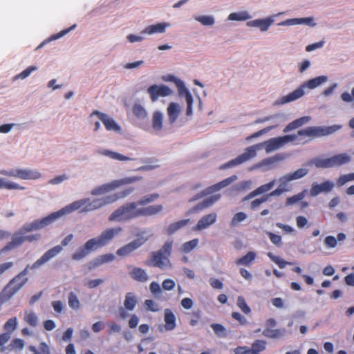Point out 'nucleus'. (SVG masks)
<instances>
[{"label": "nucleus", "instance_id": "f257e3e1", "mask_svg": "<svg viewBox=\"0 0 354 354\" xmlns=\"http://www.w3.org/2000/svg\"><path fill=\"white\" fill-rule=\"evenodd\" d=\"M294 138V136L286 135L283 136L270 138L263 143L250 146L245 149L243 153L238 156L236 158L221 165L219 168L220 169H225L250 160L257 156V151L260 149L262 146L265 147V150L268 153L276 151L286 145L288 142H290V140H293Z\"/></svg>", "mask_w": 354, "mask_h": 354}, {"label": "nucleus", "instance_id": "f03ea898", "mask_svg": "<svg viewBox=\"0 0 354 354\" xmlns=\"http://www.w3.org/2000/svg\"><path fill=\"white\" fill-rule=\"evenodd\" d=\"M162 209L163 206L161 204L139 207L135 201L129 202L120 206L113 211L110 214L109 221L124 222L140 216H152L158 214L162 211Z\"/></svg>", "mask_w": 354, "mask_h": 354}, {"label": "nucleus", "instance_id": "7ed1b4c3", "mask_svg": "<svg viewBox=\"0 0 354 354\" xmlns=\"http://www.w3.org/2000/svg\"><path fill=\"white\" fill-rule=\"evenodd\" d=\"M122 231L121 227H110L104 230L100 236L88 240L72 254V259L79 261L93 251L108 245L115 236Z\"/></svg>", "mask_w": 354, "mask_h": 354}, {"label": "nucleus", "instance_id": "20e7f679", "mask_svg": "<svg viewBox=\"0 0 354 354\" xmlns=\"http://www.w3.org/2000/svg\"><path fill=\"white\" fill-rule=\"evenodd\" d=\"M80 209V212H88L95 210L93 207V203L89 198H83L74 201L73 203L66 205L61 209L53 212L46 217L42 218L41 221H37L32 224V229L44 228L64 214H70L75 210Z\"/></svg>", "mask_w": 354, "mask_h": 354}, {"label": "nucleus", "instance_id": "39448f33", "mask_svg": "<svg viewBox=\"0 0 354 354\" xmlns=\"http://www.w3.org/2000/svg\"><path fill=\"white\" fill-rule=\"evenodd\" d=\"M351 157L346 153H339L327 158H314L309 162V165H313L317 168L339 167L348 163Z\"/></svg>", "mask_w": 354, "mask_h": 354}, {"label": "nucleus", "instance_id": "423d86ee", "mask_svg": "<svg viewBox=\"0 0 354 354\" xmlns=\"http://www.w3.org/2000/svg\"><path fill=\"white\" fill-rule=\"evenodd\" d=\"M172 246L173 241H167L159 250L151 252L150 261L152 266L160 269L171 267L169 257L171 254Z\"/></svg>", "mask_w": 354, "mask_h": 354}, {"label": "nucleus", "instance_id": "0eeeda50", "mask_svg": "<svg viewBox=\"0 0 354 354\" xmlns=\"http://www.w3.org/2000/svg\"><path fill=\"white\" fill-rule=\"evenodd\" d=\"M62 250V247L61 245H56L50 248L46 251L39 259H37L32 266H30L28 265L21 272L17 274V278L26 279V281H28V279L26 277V275L28 273L29 268L36 269L40 267L50 259L57 256L59 253L61 252Z\"/></svg>", "mask_w": 354, "mask_h": 354}, {"label": "nucleus", "instance_id": "6e6552de", "mask_svg": "<svg viewBox=\"0 0 354 354\" xmlns=\"http://www.w3.org/2000/svg\"><path fill=\"white\" fill-rule=\"evenodd\" d=\"M142 176H129L124 177L121 179L113 180L109 183L104 184L100 187L93 189L91 191L92 195H100L108 192L114 190L115 189L124 185L132 184L142 180Z\"/></svg>", "mask_w": 354, "mask_h": 354}, {"label": "nucleus", "instance_id": "1a4fd4ad", "mask_svg": "<svg viewBox=\"0 0 354 354\" xmlns=\"http://www.w3.org/2000/svg\"><path fill=\"white\" fill-rule=\"evenodd\" d=\"M342 127L341 125L335 124L328 127H308L304 129L299 130V135L307 136L308 141L330 135Z\"/></svg>", "mask_w": 354, "mask_h": 354}, {"label": "nucleus", "instance_id": "9d476101", "mask_svg": "<svg viewBox=\"0 0 354 354\" xmlns=\"http://www.w3.org/2000/svg\"><path fill=\"white\" fill-rule=\"evenodd\" d=\"M41 219L42 218L37 219V220L33 221L32 223H26V224L24 225L19 232L14 234L12 241L8 242L3 248H2L0 250V254L6 252L7 251L11 250L14 249L15 248H17V247L21 245V244H23L25 242L24 241V234H26L27 232H32L33 230H41V228H38V229L34 228V229L29 230V228L32 227L31 226L32 224H33L34 223H35L37 221H41Z\"/></svg>", "mask_w": 354, "mask_h": 354}, {"label": "nucleus", "instance_id": "9b49d317", "mask_svg": "<svg viewBox=\"0 0 354 354\" xmlns=\"http://www.w3.org/2000/svg\"><path fill=\"white\" fill-rule=\"evenodd\" d=\"M26 283V279L13 277L0 292V305L8 301Z\"/></svg>", "mask_w": 354, "mask_h": 354}, {"label": "nucleus", "instance_id": "f8f14e48", "mask_svg": "<svg viewBox=\"0 0 354 354\" xmlns=\"http://www.w3.org/2000/svg\"><path fill=\"white\" fill-rule=\"evenodd\" d=\"M133 190L134 188L129 187L117 194H113L104 197L93 199V201H91L93 203V208H95V209H97L106 205L113 203L120 198H122L127 196L131 193H132Z\"/></svg>", "mask_w": 354, "mask_h": 354}, {"label": "nucleus", "instance_id": "ddd939ff", "mask_svg": "<svg viewBox=\"0 0 354 354\" xmlns=\"http://www.w3.org/2000/svg\"><path fill=\"white\" fill-rule=\"evenodd\" d=\"M1 174L10 177L18 178L22 180H36L41 177V174L37 170L17 169L10 171H3Z\"/></svg>", "mask_w": 354, "mask_h": 354}, {"label": "nucleus", "instance_id": "4468645a", "mask_svg": "<svg viewBox=\"0 0 354 354\" xmlns=\"http://www.w3.org/2000/svg\"><path fill=\"white\" fill-rule=\"evenodd\" d=\"M266 328L263 330L262 335L268 338L277 339L282 337L286 332L285 329H273L277 326V322L274 318H269L265 323Z\"/></svg>", "mask_w": 354, "mask_h": 354}, {"label": "nucleus", "instance_id": "2eb2a0df", "mask_svg": "<svg viewBox=\"0 0 354 354\" xmlns=\"http://www.w3.org/2000/svg\"><path fill=\"white\" fill-rule=\"evenodd\" d=\"M151 100L154 102L158 100L160 97H167L172 93L171 89L164 84H153L147 88Z\"/></svg>", "mask_w": 354, "mask_h": 354}, {"label": "nucleus", "instance_id": "dca6fc26", "mask_svg": "<svg viewBox=\"0 0 354 354\" xmlns=\"http://www.w3.org/2000/svg\"><path fill=\"white\" fill-rule=\"evenodd\" d=\"M145 240L143 239H137L130 242L128 244L124 245V246L120 248L116 254L120 257H125L131 254L132 252L138 249L142 245L144 244Z\"/></svg>", "mask_w": 354, "mask_h": 354}, {"label": "nucleus", "instance_id": "f3484780", "mask_svg": "<svg viewBox=\"0 0 354 354\" xmlns=\"http://www.w3.org/2000/svg\"><path fill=\"white\" fill-rule=\"evenodd\" d=\"M93 115L98 117L108 131L113 130L116 131L120 130V127L117 124L115 120L109 117L106 114L100 112L99 111H94L91 114V116H93Z\"/></svg>", "mask_w": 354, "mask_h": 354}, {"label": "nucleus", "instance_id": "a211bd4d", "mask_svg": "<svg viewBox=\"0 0 354 354\" xmlns=\"http://www.w3.org/2000/svg\"><path fill=\"white\" fill-rule=\"evenodd\" d=\"M334 187V183L331 181L326 180L320 184L313 183L310 191V196H316L322 192H329Z\"/></svg>", "mask_w": 354, "mask_h": 354}, {"label": "nucleus", "instance_id": "6ab92c4d", "mask_svg": "<svg viewBox=\"0 0 354 354\" xmlns=\"http://www.w3.org/2000/svg\"><path fill=\"white\" fill-rule=\"evenodd\" d=\"M216 214L211 213L203 216L198 222L196 225L194 227L195 231H200L207 228L211 225L214 224L216 221Z\"/></svg>", "mask_w": 354, "mask_h": 354}, {"label": "nucleus", "instance_id": "aec40b11", "mask_svg": "<svg viewBox=\"0 0 354 354\" xmlns=\"http://www.w3.org/2000/svg\"><path fill=\"white\" fill-rule=\"evenodd\" d=\"M275 180H273L268 183L264 184L263 185H261L260 187H257L254 190L250 192L248 196L245 198V199H250L258 195L264 194L266 192H269L274 185Z\"/></svg>", "mask_w": 354, "mask_h": 354}, {"label": "nucleus", "instance_id": "412c9836", "mask_svg": "<svg viewBox=\"0 0 354 354\" xmlns=\"http://www.w3.org/2000/svg\"><path fill=\"white\" fill-rule=\"evenodd\" d=\"M114 259L115 256L111 253L100 255L89 263V269H93L104 263L111 262Z\"/></svg>", "mask_w": 354, "mask_h": 354}, {"label": "nucleus", "instance_id": "4be33fe9", "mask_svg": "<svg viewBox=\"0 0 354 354\" xmlns=\"http://www.w3.org/2000/svg\"><path fill=\"white\" fill-rule=\"evenodd\" d=\"M130 277L135 281L145 283L148 281L149 277L146 271L140 268L135 267L129 272Z\"/></svg>", "mask_w": 354, "mask_h": 354}, {"label": "nucleus", "instance_id": "5701e85b", "mask_svg": "<svg viewBox=\"0 0 354 354\" xmlns=\"http://www.w3.org/2000/svg\"><path fill=\"white\" fill-rule=\"evenodd\" d=\"M221 198L220 194H215L204 199L201 203H198L194 207L196 212L201 211L205 208L211 207L214 203H216Z\"/></svg>", "mask_w": 354, "mask_h": 354}, {"label": "nucleus", "instance_id": "b1692460", "mask_svg": "<svg viewBox=\"0 0 354 354\" xmlns=\"http://www.w3.org/2000/svg\"><path fill=\"white\" fill-rule=\"evenodd\" d=\"M165 328L167 330H174L176 326V318L175 315L172 313V311L170 309H165Z\"/></svg>", "mask_w": 354, "mask_h": 354}, {"label": "nucleus", "instance_id": "393cba45", "mask_svg": "<svg viewBox=\"0 0 354 354\" xmlns=\"http://www.w3.org/2000/svg\"><path fill=\"white\" fill-rule=\"evenodd\" d=\"M257 258L256 252L253 251L248 252L245 255L235 261L237 266H250Z\"/></svg>", "mask_w": 354, "mask_h": 354}, {"label": "nucleus", "instance_id": "a878e982", "mask_svg": "<svg viewBox=\"0 0 354 354\" xmlns=\"http://www.w3.org/2000/svg\"><path fill=\"white\" fill-rule=\"evenodd\" d=\"M313 18L305 17V18H293L288 19L279 24V26H293L297 24H305L307 25H312Z\"/></svg>", "mask_w": 354, "mask_h": 354}, {"label": "nucleus", "instance_id": "bb28decb", "mask_svg": "<svg viewBox=\"0 0 354 354\" xmlns=\"http://www.w3.org/2000/svg\"><path fill=\"white\" fill-rule=\"evenodd\" d=\"M167 24L165 23H158L157 24L150 25L146 27L142 32V34L151 35L153 33H162L165 31Z\"/></svg>", "mask_w": 354, "mask_h": 354}, {"label": "nucleus", "instance_id": "cd10ccee", "mask_svg": "<svg viewBox=\"0 0 354 354\" xmlns=\"http://www.w3.org/2000/svg\"><path fill=\"white\" fill-rule=\"evenodd\" d=\"M304 86H303V85H302L301 86L295 89V91L290 93L289 94L283 96L282 98V102L287 103V102H290L292 101H295V100L301 97L304 95Z\"/></svg>", "mask_w": 354, "mask_h": 354}, {"label": "nucleus", "instance_id": "c85d7f7f", "mask_svg": "<svg viewBox=\"0 0 354 354\" xmlns=\"http://www.w3.org/2000/svg\"><path fill=\"white\" fill-rule=\"evenodd\" d=\"M180 106L177 103L171 102L167 107V114L171 123H174L180 113Z\"/></svg>", "mask_w": 354, "mask_h": 354}, {"label": "nucleus", "instance_id": "c756f323", "mask_svg": "<svg viewBox=\"0 0 354 354\" xmlns=\"http://www.w3.org/2000/svg\"><path fill=\"white\" fill-rule=\"evenodd\" d=\"M138 303L136 297L133 292H128L125 295L124 301V307L129 311H133Z\"/></svg>", "mask_w": 354, "mask_h": 354}, {"label": "nucleus", "instance_id": "7c9ffc66", "mask_svg": "<svg viewBox=\"0 0 354 354\" xmlns=\"http://www.w3.org/2000/svg\"><path fill=\"white\" fill-rule=\"evenodd\" d=\"M17 328V319L16 317H13L7 320L3 326V329L6 331L3 334H7L9 337V339L11 337V334Z\"/></svg>", "mask_w": 354, "mask_h": 354}, {"label": "nucleus", "instance_id": "2f4dec72", "mask_svg": "<svg viewBox=\"0 0 354 354\" xmlns=\"http://www.w3.org/2000/svg\"><path fill=\"white\" fill-rule=\"evenodd\" d=\"M327 79L328 78L326 76H324V75L319 76L315 78L309 80L308 81H307L306 82H305L303 84V86L308 87L310 89H313V88L319 86L322 84L326 82L327 81Z\"/></svg>", "mask_w": 354, "mask_h": 354}, {"label": "nucleus", "instance_id": "473e14b6", "mask_svg": "<svg viewBox=\"0 0 354 354\" xmlns=\"http://www.w3.org/2000/svg\"><path fill=\"white\" fill-rule=\"evenodd\" d=\"M158 198H159V194L157 193H153V194L145 195V196H142L140 199H139L138 201H135V202L137 204L138 207H139V206L145 207L146 205L155 201Z\"/></svg>", "mask_w": 354, "mask_h": 354}, {"label": "nucleus", "instance_id": "72a5a7b5", "mask_svg": "<svg viewBox=\"0 0 354 354\" xmlns=\"http://www.w3.org/2000/svg\"><path fill=\"white\" fill-rule=\"evenodd\" d=\"M100 153L102 155H104L106 156H108L112 159L120 160V161H127L131 160L128 156H124L122 154H120L118 152L111 151L109 150H102L100 151Z\"/></svg>", "mask_w": 354, "mask_h": 354}, {"label": "nucleus", "instance_id": "f704fd0d", "mask_svg": "<svg viewBox=\"0 0 354 354\" xmlns=\"http://www.w3.org/2000/svg\"><path fill=\"white\" fill-rule=\"evenodd\" d=\"M25 342L20 338H14L10 343L8 345L7 349L9 351H21L24 349Z\"/></svg>", "mask_w": 354, "mask_h": 354}, {"label": "nucleus", "instance_id": "c9c22d12", "mask_svg": "<svg viewBox=\"0 0 354 354\" xmlns=\"http://www.w3.org/2000/svg\"><path fill=\"white\" fill-rule=\"evenodd\" d=\"M162 114L160 111H155L153 113L152 127L154 130L160 131L162 127Z\"/></svg>", "mask_w": 354, "mask_h": 354}, {"label": "nucleus", "instance_id": "e433bc0d", "mask_svg": "<svg viewBox=\"0 0 354 354\" xmlns=\"http://www.w3.org/2000/svg\"><path fill=\"white\" fill-rule=\"evenodd\" d=\"M267 342L263 339H256L252 344L250 349L256 354L264 351L266 348Z\"/></svg>", "mask_w": 354, "mask_h": 354}, {"label": "nucleus", "instance_id": "4c0bfd02", "mask_svg": "<svg viewBox=\"0 0 354 354\" xmlns=\"http://www.w3.org/2000/svg\"><path fill=\"white\" fill-rule=\"evenodd\" d=\"M68 304L69 307L73 310H77L80 308V300L76 294L73 292H70L68 293Z\"/></svg>", "mask_w": 354, "mask_h": 354}, {"label": "nucleus", "instance_id": "58836bf2", "mask_svg": "<svg viewBox=\"0 0 354 354\" xmlns=\"http://www.w3.org/2000/svg\"><path fill=\"white\" fill-rule=\"evenodd\" d=\"M133 114L139 119H145L147 113L145 108L140 104L136 103L132 107Z\"/></svg>", "mask_w": 354, "mask_h": 354}, {"label": "nucleus", "instance_id": "ea45409f", "mask_svg": "<svg viewBox=\"0 0 354 354\" xmlns=\"http://www.w3.org/2000/svg\"><path fill=\"white\" fill-rule=\"evenodd\" d=\"M24 321L30 326L35 327L37 325L38 317L32 311H26L24 315Z\"/></svg>", "mask_w": 354, "mask_h": 354}, {"label": "nucleus", "instance_id": "a19ab883", "mask_svg": "<svg viewBox=\"0 0 354 354\" xmlns=\"http://www.w3.org/2000/svg\"><path fill=\"white\" fill-rule=\"evenodd\" d=\"M177 88L178 91V94L180 97H185V100L187 101L188 97L191 100L193 99L192 95L189 91L186 88L185 84L183 81H177Z\"/></svg>", "mask_w": 354, "mask_h": 354}, {"label": "nucleus", "instance_id": "79ce46f5", "mask_svg": "<svg viewBox=\"0 0 354 354\" xmlns=\"http://www.w3.org/2000/svg\"><path fill=\"white\" fill-rule=\"evenodd\" d=\"M308 172V170L307 169L300 168L292 173L286 174L288 176L287 179L290 180L291 181L297 180L305 176Z\"/></svg>", "mask_w": 354, "mask_h": 354}, {"label": "nucleus", "instance_id": "37998d69", "mask_svg": "<svg viewBox=\"0 0 354 354\" xmlns=\"http://www.w3.org/2000/svg\"><path fill=\"white\" fill-rule=\"evenodd\" d=\"M187 220H180L170 224L167 227V233L172 234L187 223Z\"/></svg>", "mask_w": 354, "mask_h": 354}, {"label": "nucleus", "instance_id": "c03bdc74", "mask_svg": "<svg viewBox=\"0 0 354 354\" xmlns=\"http://www.w3.org/2000/svg\"><path fill=\"white\" fill-rule=\"evenodd\" d=\"M24 189V187L20 186L17 183L13 182H6L3 178H0V189Z\"/></svg>", "mask_w": 354, "mask_h": 354}, {"label": "nucleus", "instance_id": "a18cd8bd", "mask_svg": "<svg viewBox=\"0 0 354 354\" xmlns=\"http://www.w3.org/2000/svg\"><path fill=\"white\" fill-rule=\"evenodd\" d=\"M211 328L213 329L214 333L220 337H227V330L225 328L220 324H212Z\"/></svg>", "mask_w": 354, "mask_h": 354}, {"label": "nucleus", "instance_id": "49530a36", "mask_svg": "<svg viewBox=\"0 0 354 354\" xmlns=\"http://www.w3.org/2000/svg\"><path fill=\"white\" fill-rule=\"evenodd\" d=\"M249 18L250 15L246 12H232L228 16V19L231 21H243Z\"/></svg>", "mask_w": 354, "mask_h": 354}, {"label": "nucleus", "instance_id": "de8ad7c7", "mask_svg": "<svg viewBox=\"0 0 354 354\" xmlns=\"http://www.w3.org/2000/svg\"><path fill=\"white\" fill-rule=\"evenodd\" d=\"M198 244V239H194L189 241L185 242L182 245V250L185 253H188L194 249Z\"/></svg>", "mask_w": 354, "mask_h": 354}, {"label": "nucleus", "instance_id": "09e8293b", "mask_svg": "<svg viewBox=\"0 0 354 354\" xmlns=\"http://www.w3.org/2000/svg\"><path fill=\"white\" fill-rule=\"evenodd\" d=\"M221 189H222L221 185H220V183H218L216 184H214V185L212 186H210L209 187H207L205 190H204V192H203V194L200 195V196H194L193 198H192V201H195V200H197L200 197L204 196V195H206V194H212L213 192H217L218 190H220Z\"/></svg>", "mask_w": 354, "mask_h": 354}, {"label": "nucleus", "instance_id": "8fccbe9b", "mask_svg": "<svg viewBox=\"0 0 354 354\" xmlns=\"http://www.w3.org/2000/svg\"><path fill=\"white\" fill-rule=\"evenodd\" d=\"M237 306L245 314H249L251 312L250 308L248 306L244 297L242 296L238 297Z\"/></svg>", "mask_w": 354, "mask_h": 354}, {"label": "nucleus", "instance_id": "3c124183", "mask_svg": "<svg viewBox=\"0 0 354 354\" xmlns=\"http://www.w3.org/2000/svg\"><path fill=\"white\" fill-rule=\"evenodd\" d=\"M195 19L204 26H212L214 24V19L212 16H198Z\"/></svg>", "mask_w": 354, "mask_h": 354}, {"label": "nucleus", "instance_id": "603ef678", "mask_svg": "<svg viewBox=\"0 0 354 354\" xmlns=\"http://www.w3.org/2000/svg\"><path fill=\"white\" fill-rule=\"evenodd\" d=\"M37 69V68L36 66H30L28 68H26L25 70H24L21 73H20L19 74L16 75L15 77V80H17V79L24 80V79L26 78L27 77H28L32 72L36 71Z\"/></svg>", "mask_w": 354, "mask_h": 354}, {"label": "nucleus", "instance_id": "864d4df0", "mask_svg": "<svg viewBox=\"0 0 354 354\" xmlns=\"http://www.w3.org/2000/svg\"><path fill=\"white\" fill-rule=\"evenodd\" d=\"M273 22L274 20L270 17L260 19L259 28L261 31H266Z\"/></svg>", "mask_w": 354, "mask_h": 354}, {"label": "nucleus", "instance_id": "5fc2aeb1", "mask_svg": "<svg viewBox=\"0 0 354 354\" xmlns=\"http://www.w3.org/2000/svg\"><path fill=\"white\" fill-rule=\"evenodd\" d=\"M290 136L295 137L294 139L290 140V142H293L296 145H304L308 142L307 136L299 135V131L296 134H290Z\"/></svg>", "mask_w": 354, "mask_h": 354}, {"label": "nucleus", "instance_id": "6e6d98bb", "mask_svg": "<svg viewBox=\"0 0 354 354\" xmlns=\"http://www.w3.org/2000/svg\"><path fill=\"white\" fill-rule=\"evenodd\" d=\"M268 256L271 258V259L279 267V268H284L286 265L292 264L290 262H287L283 259H280L279 257L273 256L271 253L268 254Z\"/></svg>", "mask_w": 354, "mask_h": 354}, {"label": "nucleus", "instance_id": "4d7b16f0", "mask_svg": "<svg viewBox=\"0 0 354 354\" xmlns=\"http://www.w3.org/2000/svg\"><path fill=\"white\" fill-rule=\"evenodd\" d=\"M268 200V196L263 195L262 197L252 201L250 203V208L252 209H256L261 205V204L266 202Z\"/></svg>", "mask_w": 354, "mask_h": 354}, {"label": "nucleus", "instance_id": "13d9d810", "mask_svg": "<svg viewBox=\"0 0 354 354\" xmlns=\"http://www.w3.org/2000/svg\"><path fill=\"white\" fill-rule=\"evenodd\" d=\"M304 198V192L299 193L296 195H294L291 197L287 198L286 203L287 205H293L297 203V202L301 201Z\"/></svg>", "mask_w": 354, "mask_h": 354}, {"label": "nucleus", "instance_id": "bf43d9fd", "mask_svg": "<svg viewBox=\"0 0 354 354\" xmlns=\"http://www.w3.org/2000/svg\"><path fill=\"white\" fill-rule=\"evenodd\" d=\"M145 306L147 310L152 312H156L159 310L158 304L152 299H146Z\"/></svg>", "mask_w": 354, "mask_h": 354}, {"label": "nucleus", "instance_id": "052dcab7", "mask_svg": "<svg viewBox=\"0 0 354 354\" xmlns=\"http://www.w3.org/2000/svg\"><path fill=\"white\" fill-rule=\"evenodd\" d=\"M267 234L273 244H274L277 246H280L281 245V236L275 234L270 232H267Z\"/></svg>", "mask_w": 354, "mask_h": 354}, {"label": "nucleus", "instance_id": "680f3d73", "mask_svg": "<svg viewBox=\"0 0 354 354\" xmlns=\"http://www.w3.org/2000/svg\"><path fill=\"white\" fill-rule=\"evenodd\" d=\"M247 218V215L244 212H238L234 214L232 220V225H234L238 223L244 221Z\"/></svg>", "mask_w": 354, "mask_h": 354}, {"label": "nucleus", "instance_id": "e2e57ef3", "mask_svg": "<svg viewBox=\"0 0 354 354\" xmlns=\"http://www.w3.org/2000/svg\"><path fill=\"white\" fill-rule=\"evenodd\" d=\"M324 244L327 248H335L337 244V239L333 236H328L325 238Z\"/></svg>", "mask_w": 354, "mask_h": 354}, {"label": "nucleus", "instance_id": "0e129e2a", "mask_svg": "<svg viewBox=\"0 0 354 354\" xmlns=\"http://www.w3.org/2000/svg\"><path fill=\"white\" fill-rule=\"evenodd\" d=\"M301 125L298 119L295 120L294 121L290 122L283 129V132L286 133L292 130L296 129L300 127Z\"/></svg>", "mask_w": 354, "mask_h": 354}, {"label": "nucleus", "instance_id": "69168bd1", "mask_svg": "<svg viewBox=\"0 0 354 354\" xmlns=\"http://www.w3.org/2000/svg\"><path fill=\"white\" fill-rule=\"evenodd\" d=\"M121 331V326L115 322H111L109 324L108 333L112 334L113 333H120Z\"/></svg>", "mask_w": 354, "mask_h": 354}, {"label": "nucleus", "instance_id": "338daca9", "mask_svg": "<svg viewBox=\"0 0 354 354\" xmlns=\"http://www.w3.org/2000/svg\"><path fill=\"white\" fill-rule=\"evenodd\" d=\"M175 287V282L170 279H165L162 282V288L165 290H171Z\"/></svg>", "mask_w": 354, "mask_h": 354}, {"label": "nucleus", "instance_id": "774afa93", "mask_svg": "<svg viewBox=\"0 0 354 354\" xmlns=\"http://www.w3.org/2000/svg\"><path fill=\"white\" fill-rule=\"evenodd\" d=\"M209 283L213 288L221 290L223 288V283L221 281L216 278H211Z\"/></svg>", "mask_w": 354, "mask_h": 354}]
</instances>
